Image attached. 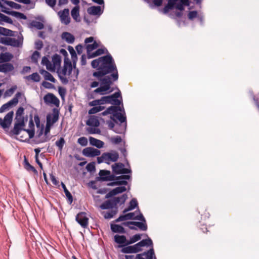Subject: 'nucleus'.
Here are the masks:
<instances>
[{"label": "nucleus", "mask_w": 259, "mask_h": 259, "mask_svg": "<svg viewBox=\"0 0 259 259\" xmlns=\"http://www.w3.org/2000/svg\"><path fill=\"white\" fill-rule=\"evenodd\" d=\"M92 66L96 68L98 71L93 73V76L99 78L103 77L105 75L113 72L111 74L114 80H117L118 78V74L116 65L112 57L110 55H106L99 58L97 59L92 61Z\"/></svg>", "instance_id": "1"}, {"label": "nucleus", "mask_w": 259, "mask_h": 259, "mask_svg": "<svg viewBox=\"0 0 259 259\" xmlns=\"http://www.w3.org/2000/svg\"><path fill=\"white\" fill-rule=\"evenodd\" d=\"M121 111V109L120 106H111L103 112L101 114L104 116L109 114H112L111 119H115L116 118L118 120L119 123H126V117L119 112Z\"/></svg>", "instance_id": "2"}, {"label": "nucleus", "mask_w": 259, "mask_h": 259, "mask_svg": "<svg viewBox=\"0 0 259 259\" xmlns=\"http://www.w3.org/2000/svg\"><path fill=\"white\" fill-rule=\"evenodd\" d=\"M102 77L97 78L101 81V86L95 90L94 92L102 95L108 93V91L110 90L112 82L109 76H107L104 78Z\"/></svg>", "instance_id": "3"}, {"label": "nucleus", "mask_w": 259, "mask_h": 259, "mask_svg": "<svg viewBox=\"0 0 259 259\" xmlns=\"http://www.w3.org/2000/svg\"><path fill=\"white\" fill-rule=\"evenodd\" d=\"M126 196L123 195L121 197H114L112 199L107 200L100 205V208L103 209L113 208L117 205L119 202L124 203L126 200Z\"/></svg>", "instance_id": "4"}, {"label": "nucleus", "mask_w": 259, "mask_h": 259, "mask_svg": "<svg viewBox=\"0 0 259 259\" xmlns=\"http://www.w3.org/2000/svg\"><path fill=\"white\" fill-rule=\"evenodd\" d=\"M73 72L74 74V78H73V80H75V78H77L78 70L75 67L73 69L72 64L70 62H64V66L61 70L59 73L62 75L67 76L68 78H70L72 77V72Z\"/></svg>", "instance_id": "5"}, {"label": "nucleus", "mask_w": 259, "mask_h": 259, "mask_svg": "<svg viewBox=\"0 0 259 259\" xmlns=\"http://www.w3.org/2000/svg\"><path fill=\"white\" fill-rule=\"evenodd\" d=\"M119 157L118 153L116 151L111 152L104 153L101 156L97 158V161L99 163L105 162L108 164L110 161L115 162Z\"/></svg>", "instance_id": "6"}, {"label": "nucleus", "mask_w": 259, "mask_h": 259, "mask_svg": "<svg viewBox=\"0 0 259 259\" xmlns=\"http://www.w3.org/2000/svg\"><path fill=\"white\" fill-rule=\"evenodd\" d=\"M45 103L47 105H53L57 107L60 104L59 100L52 93H48L44 97Z\"/></svg>", "instance_id": "7"}, {"label": "nucleus", "mask_w": 259, "mask_h": 259, "mask_svg": "<svg viewBox=\"0 0 259 259\" xmlns=\"http://www.w3.org/2000/svg\"><path fill=\"white\" fill-rule=\"evenodd\" d=\"M77 223L83 228L88 227L89 225V218L85 212H81L78 213L75 218Z\"/></svg>", "instance_id": "8"}, {"label": "nucleus", "mask_w": 259, "mask_h": 259, "mask_svg": "<svg viewBox=\"0 0 259 259\" xmlns=\"http://www.w3.org/2000/svg\"><path fill=\"white\" fill-rule=\"evenodd\" d=\"M13 114V112L11 111L6 114L4 119L0 118V125L3 128H7L10 127L12 121Z\"/></svg>", "instance_id": "9"}, {"label": "nucleus", "mask_w": 259, "mask_h": 259, "mask_svg": "<svg viewBox=\"0 0 259 259\" xmlns=\"http://www.w3.org/2000/svg\"><path fill=\"white\" fill-rule=\"evenodd\" d=\"M58 15L62 23L65 25H68L70 23V17L68 9H64L63 10L59 11Z\"/></svg>", "instance_id": "10"}, {"label": "nucleus", "mask_w": 259, "mask_h": 259, "mask_svg": "<svg viewBox=\"0 0 259 259\" xmlns=\"http://www.w3.org/2000/svg\"><path fill=\"white\" fill-rule=\"evenodd\" d=\"M0 42L6 45L14 47H19L21 44L18 39L11 37L1 38Z\"/></svg>", "instance_id": "11"}, {"label": "nucleus", "mask_w": 259, "mask_h": 259, "mask_svg": "<svg viewBox=\"0 0 259 259\" xmlns=\"http://www.w3.org/2000/svg\"><path fill=\"white\" fill-rule=\"evenodd\" d=\"M152 242L150 239H143L140 242L132 246L135 253L141 251V247L145 246H149L152 245Z\"/></svg>", "instance_id": "12"}, {"label": "nucleus", "mask_w": 259, "mask_h": 259, "mask_svg": "<svg viewBox=\"0 0 259 259\" xmlns=\"http://www.w3.org/2000/svg\"><path fill=\"white\" fill-rule=\"evenodd\" d=\"M82 154L85 156L93 157L99 156L100 154V151L98 149L92 147H87L83 150Z\"/></svg>", "instance_id": "13"}, {"label": "nucleus", "mask_w": 259, "mask_h": 259, "mask_svg": "<svg viewBox=\"0 0 259 259\" xmlns=\"http://www.w3.org/2000/svg\"><path fill=\"white\" fill-rule=\"evenodd\" d=\"M5 5H7L11 8L15 9L16 10H19L21 8L20 5L17 4L14 2L9 1L7 0H0V7H1L3 9L2 10H7V8L5 6Z\"/></svg>", "instance_id": "14"}, {"label": "nucleus", "mask_w": 259, "mask_h": 259, "mask_svg": "<svg viewBox=\"0 0 259 259\" xmlns=\"http://www.w3.org/2000/svg\"><path fill=\"white\" fill-rule=\"evenodd\" d=\"M59 118V112L57 110L53 109L52 114H49L47 116V123H50V125H53L56 122Z\"/></svg>", "instance_id": "15"}, {"label": "nucleus", "mask_w": 259, "mask_h": 259, "mask_svg": "<svg viewBox=\"0 0 259 259\" xmlns=\"http://www.w3.org/2000/svg\"><path fill=\"white\" fill-rule=\"evenodd\" d=\"M109 97H111V98L109 100V103L115 105H116L115 106H119L122 102L121 93L120 91L116 92L114 94L109 96Z\"/></svg>", "instance_id": "16"}, {"label": "nucleus", "mask_w": 259, "mask_h": 259, "mask_svg": "<svg viewBox=\"0 0 259 259\" xmlns=\"http://www.w3.org/2000/svg\"><path fill=\"white\" fill-rule=\"evenodd\" d=\"M22 133L25 135V137H23V136H20L19 139L21 141L24 142L34 137V130L33 129H23Z\"/></svg>", "instance_id": "17"}, {"label": "nucleus", "mask_w": 259, "mask_h": 259, "mask_svg": "<svg viewBox=\"0 0 259 259\" xmlns=\"http://www.w3.org/2000/svg\"><path fill=\"white\" fill-rule=\"evenodd\" d=\"M126 190V188L125 186H120V187H116V188H114V189H113L112 190H111V191H110L109 193H108L106 194L105 197H106V198H110V197H111L114 195H116L119 193H121L123 192H125Z\"/></svg>", "instance_id": "18"}, {"label": "nucleus", "mask_w": 259, "mask_h": 259, "mask_svg": "<svg viewBox=\"0 0 259 259\" xmlns=\"http://www.w3.org/2000/svg\"><path fill=\"white\" fill-rule=\"evenodd\" d=\"M138 213L137 211H136L134 212H130L126 213L127 219L128 220H139L141 221L145 222V218H144L143 214L138 211L139 214L136 215V213Z\"/></svg>", "instance_id": "19"}, {"label": "nucleus", "mask_w": 259, "mask_h": 259, "mask_svg": "<svg viewBox=\"0 0 259 259\" xmlns=\"http://www.w3.org/2000/svg\"><path fill=\"white\" fill-rule=\"evenodd\" d=\"M154 254V250L151 248L147 252L137 254L135 259H152Z\"/></svg>", "instance_id": "20"}, {"label": "nucleus", "mask_w": 259, "mask_h": 259, "mask_svg": "<svg viewBox=\"0 0 259 259\" xmlns=\"http://www.w3.org/2000/svg\"><path fill=\"white\" fill-rule=\"evenodd\" d=\"M124 226H128L129 225H134L138 227L140 230L146 231L147 229V226L145 223L139 222H127L122 224Z\"/></svg>", "instance_id": "21"}, {"label": "nucleus", "mask_w": 259, "mask_h": 259, "mask_svg": "<svg viewBox=\"0 0 259 259\" xmlns=\"http://www.w3.org/2000/svg\"><path fill=\"white\" fill-rule=\"evenodd\" d=\"M87 124L90 126L98 127L100 124L98 117L94 115L90 116L87 121Z\"/></svg>", "instance_id": "22"}, {"label": "nucleus", "mask_w": 259, "mask_h": 259, "mask_svg": "<svg viewBox=\"0 0 259 259\" xmlns=\"http://www.w3.org/2000/svg\"><path fill=\"white\" fill-rule=\"evenodd\" d=\"M130 178L129 175H122L118 177H117L116 180H118L114 183H112L111 185H126L127 184V181L121 180H128Z\"/></svg>", "instance_id": "23"}, {"label": "nucleus", "mask_w": 259, "mask_h": 259, "mask_svg": "<svg viewBox=\"0 0 259 259\" xmlns=\"http://www.w3.org/2000/svg\"><path fill=\"white\" fill-rule=\"evenodd\" d=\"M71 15L76 22H80L79 6H76L71 11Z\"/></svg>", "instance_id": "24"}, {"label": "nucleus", "mask_w": 259, "mask_h": 259, "mask_svg": "<svg viewBox=\"0 0 259 259\" xmlns=\"http://www.w3.org/2000/svg\"><path fill=\"white\" fill-rule=\"evenodd\" d=\"M126 123H119L116 122L115 127L114 131L118 134H123L126 130Z\"/></svg>", "instance_id": "25"}, {"label": "nucleus", "mask_w": 259, "mask_h": 259, "mask_svg": "<svg viewBox=\"0 0 259 259\" xmlns=\"http://www.w3.org/2000/svg\"><path fill=\"white\" fill-rule=\"evenodd\" d=\"M2 12L7 14L14 16L17 18H20L24 20L26 19L27 18L26 16L24 14L21 13L20 12L16 11H8L6 10H2Z\"/></svg>", "instance_id": "26"}, {"label": "nucleus", "mask_w": 259, "mask_h": 259, "mask_svg": "<svg viewBox=\"0 0 259 259\" xmlns=\"http://www.w3.org/2000/svg\"><path fill=\"white\" fill-rule=\"evenodd\" d=\"M89 141L91 145L98 148H102L104 144L103 141L92 137L89 138Z\"/></svg>", "instance_id": "27"}, {"label": "nucleus", "mask_w": 259, "mask_h": 259, "mask_svg": "<svg viewBox=\"0 0 259 259\" xmlns=\"http://www.w3.org/2000/svg\"><path fill=\"white\" fill-rule=\"evenodd\" d=\"M88 13L92 15H100L101 14V9L100 6H93L89 8Z\"/></svg>", "instance_id": "28"}, {"label": "nucleus", "mask_w": 259, "mask_h": 259, "mask_svg": "<svg viewBox=\"0 0 259 259\" xmlns=\"http://www.w3.org/2000/svg\"><path fill=\"white\" fill-rule=\"evenodd\" d=\"M39 72L42 75H43L44 78L46 80H49L54 83L56 82L55 78L53 76V75L50 73H49L47 71L44 69H41L40 70Z\"/></svg>", "instance_id": "29"}, {"label": "nucleus", "mask_w": 259, "mask_h": 259, "mask_svg": "<svg viewBox=\"0 0 259 259\" xmlns=\"http://www.w3.org/2000/svg\"><path fill=\"white\" fill-rule=\"evenodd\" d=\"M14 69L13 65L11 63H5L0 65V72L7 73Z\"/></svg>", "instance_id": "30"}, {"label": "nucleus", "mask_w": 259, "mask_h": 259, "mask_svg": "<svg viewBox=\"0 0 259 259\" xmlns=\"http://www.w3.org/2000/svg\"><path fill=\"white\" fill-rule=\"evenodd\" d=\"M13 57L12 54L5 53L0 54V63L10 61Z\"/></svg>", "instance_id": "31"}, {"label": "nucleus", "mask_w": 259, "mask_h": 259, "mask_svg": "<svg viewBox=\"0 0 259 259\" xmlns=\"http://www.w3.org/2000/svg\"><path fill=\"white\" fill-rule=\"evenodd\" d=\"M114 241L119 244L127 245L128 240L124 235H115L114 237Z\"/></svg>", "instance_id": "32"}, {"label": "nucleus", "mask_w": 259, "mask_h": 259, "mask_svg": "<svg viewBox=\"0 0 259 259\" xmlns=\"http://www.w3.org/2000/svg\"><path fill=\"white\" fill-rule=\"evenodd\" d=\"M24 125V122L22 121L19 123H16L14 125V128L13 130V133L14 135H20L21 132L23 130L22 129V127Z\"/></svg>", "instance_id": "33"}, {"label": "nucleus", "mask_w": 259, "mask_h": 259, "mask_svg": "<svg viewBox=\"0 0 259 259\" xmlns=\"http://www.w3.org/2000/svg\"><path fill=\"white\" fill-rule=\"evenodd\" d=\"M62 38L68 43L72 44L74 42L75 38L71 33L67 32H63L62 34Z\"/></svg>", "instance_id": "34"}, {"label": "nucleus", "mask_w": 259, "mask_h": 259, "mask_svg": "<svg viewBox=\"0 0 259 259\" xmlns=\"http://www.w3.org/2000/svg\"><path fill=\"white\" fill-rule=\"evenodd\" d=\"M111 229L112 231L114 233H125V231L124 228L119 225L116 224H112L111 225Z\"/></svg>", "instance_id": "35"}, {"label": "nucleus", "mask_w": 259, "mask_h": 259, "mask_svg": "<svg viewBox=\"0 0 259 259\" xmlns=\"http://www.w3.org/2000/svg\"><path fill=\"white\" fill-rule=\"evenodd\" d=\"M99 175L101 178L103 180H111V176H110V171L106 170H101L99 172Z\"/></svg>", "instance_id": "36"}, {"label": "nucleus", "mask_w": 259, "mask_h": 259, "mask_svg": "<svg viewBox=\"0 0 259 259\" xmlns=\"http://www.w3.org/2000/svg\"><path fill=\"white\" fill-rule=\"evenodd\" d=\"M138 205V202L136 199H132L130 202L129 206L126 208L123 211L125 213L127 211H131L135 209Z\"/></svg>", "instance_id": "37"}, {"label": "nucleus", "mask_w": 259, "mask_h": 259, "mask_svg": "<svg viewBox=\"0 0 259 259\" xmlns=\"http://www.w3.org/2000/svg\"><path fill=\"white\" fill-rule=\"evenodd\" d=\"M124 167V164L120 163H115L112 165L113 171L116 174H121L122 169Z\"/></svg>", "instance_id": "38"}, {"label": "nucleus", "mask_w": 259, "mask_h": 259, "mask_svg": "<svg viewBox=\"0 0 259 259\" xmlns=\"http://www.w3.org/2000/svg\"><path fill=\"white\" fill-rule=\"evenodd\" d=\"M17 89V86L16 85H13L10 89L5 91L4 94V97L7 98L12 96Z\"/></svg>", "instance_id": "39"}, {"label": "nucleus", "mask_w": 259, "mask_h": 259, "mask_svg": "<svg viewBox=\"0 0 259 259\" xmlns=\"http://www.w3.org/2000/svg\"><path fill=\"white\" fill-rule=\"evenodd\" d=\"M99 46V43L96 41H94L92 44H88L87 45L88 56H89V53H92L91 52L97 49Z\"/></svg>", "instance_id": "40"}, {"label": "nucleus", "mask_w": 259, "mask_h": 259, "mask_svg": "<svg viewBox=\"0 0 259 259\" xmlns=\"http://www.w3.org/2000/svg\"><path fill=\"white\" fill-rule=\"evenodd\" d=\"M24 163V167L28 171H31L34 174H37V171L36 169L33 166L29 164L26 159H25Z\"/></svg>", "instance_id": "41"}, {"label": "nucleus", "mask_w": 259, "mask_h": 259, "mask_svg": "<svg viewBox=\"0 0 259 259\" xmlns=\"http://www.w3.org/2000/svg\"><path fill=\"white\" fill-rule=\"evenodd\" d=\"M28 80H31L34 82H39L40 80V77L37 73H33L32 74L26 77Z\"/></svg>", "instance_id": "42"}, {"label": "nucleus", "mask_w": 259, "mask_h": 259, "mask_svg": "<svg viewBox=\"0 0 259 259\" xmlns=\"http://www.w3.org/2000/svg\"><path fill=\"white\" fill-rule=\"evenodd\" d=\"M105 109L103 106H94L89 111V114H93L102 111Z\"/></svg>", "instance_id": "43"}, {"label": "nucleus", "mask_w": 259, "mask_h": 259, "mask_svg": "<svg viewBox=\"0 0 259 259\" xmlns=\"http://www.w3.org/2000/svg\"><path fill=\"white\" fill-rule=\"evenodd\" d=\"M30 25L31 27H34L39 30L42 29L44 27V25L42 23L36 21H32Z\"/></svg>", "instance_id": "44"}, {"label": "nucleus", "mask_w": 259, "mask_h": 259, "mask_svg": "<svg viewBox=\"0 0 259 259\" xmlns=\"http://www.w3.org/2000/svg\"><path fill=\"white\" fill-rule=\"evenodd\" d=\"M61 185L64 190V193L65 194L66 197L68 198V200L70 201V203H72V201H73V198H72V196L71 193L67 190L65 184L63 183H61Z\"/></svg>", "instance_id": "45"}, {"label": "nucleus", "mask_w": 259, "mask_h": 259, "mask_svg": "<svg viewBox=\"0 0 259 259\" xmlns=\"http://www.w3.org/2000/svg\"><path fill=\"white\" fill-rule=\"evenodd\" d=\"M141 238V235L140 234H136L134 235L133 237H131L130 240H128L127 242V244H131L135 243L136 242L140 240Z\"/></svg>", "instance_id": "46"}, {"label": "nucleus", "mask_w": 259, "mask_h": 259, "mask_svg": "<svg viewBox=\"0 0 259 259\" xmlns=\"http://www.w3.org/2000/svg\"><path fill=\"white\" fill-rule=\"evenodd\" d=\"M104 53V50L103 49H98L95 52L89 53V58H92L98 56H100Z\"/></svg>", "instance_id": "47"}, {"label": "nucleus", "mask_w": 259, "mask_h": 259, "mask_svg": "<svg viewBox=\"0 0 259 259\" xmlns=\"http://www.w3.org/2000/svg\"><path fill=\"white\" fill-rule=\"evenodd\" d=\"M15 105L10 100L7 103L4 104L0 108V113H3L8 110L11 106Z\"/></svg>", "instance_id": "48"}, {"label": "nucleus", "mask_w": 259, "mask_h": 259, "mask_svg": "<svg viewBox=\"0 0 259 259\" xmlns=\"http://www.w3.org/2000/svg\"><path fill=\"white\" fill-rule=\"evenodd\" d=\"M65 143V140L63 138H60V139L55 142V145L58 147L59 150L61 151Z\"/></svg>", "instance_id": "49"}, {"label": "nucleus", "mask_w": 259, "mask_h": 259, "mask_svg": "<svg viewBox=\"0 0 259 259\" xmlns=\"http://www.w3.org/2000/svg\"><path fill=\"white\" fill-rule=\"evenodd\" d=\"M22 95V93L21 92H17L15 97L11 100L12 102L15 105H17L19 101V99L20 98V97Z\"/></svg>", "instance_id": "50"}, {"label": "nucleus", "mask_w": 259, "mask_h": 259, "mask_svg": "<svg viewBox=\"0 0 259 259\" xmlns=\"http://www.w3.org/2000/svg\"><path fill=\"white\" fill-rule=\"evenodd\" d=\"M121 252L124 253H135L132 246H128L123 247L121 249Z\"/></svg>", "instance_id": "51"}, {"label": "nucleus", "mask_w": 259, "mask_h": 259, "mask_svg": "<svg viewBox=\"0 0 259 259\" xmlns=\"http://www.w3.org/2000/svg\"><path fill=\"white\" fill-rule=\"evenodd\" d=\"M39 57L40 53L37 51H35L32 55L31 60L33 62L36 63Z\"/></svg>", "instance_id": "52"}, {"label": "nucleus", "mask_w": 259, "mask_h": 259, "mask_svg": "<svg viewBox=\"0 0 259 259\" xmlns=\"http://www.w3.org/2000/svg\"><path fill=\"white\" fill-rule=\"evenodd\" d=\"M111 142L114 144H118L121 142L122 139L121 137L117 136L111 137L110 139Z\"/></svg>", "instance_id": "53"}, {"label": "nucleus", "mask_w": 259, "mask_h": 259, "mask_svg": "<svg viewBox=\"0 0 259 259\" xmlns=\"http://www.w3.org/2000/svg\"><path fill=\"white\" fill-rule=\"evenodd\" d=\"M115 213V211L111 210L107 212H104L103 213L104 214V217L105 219H109L113 218Z\"/></svg>", "instance_id": "54"}, {"label": "nucleus", "mask_w": 259, "mask_h": 259, "mask_svg": "<svg viewBox=\"0 0 259 259\" xmlns=\"http://www.w3.org/2000/svg\"><path fill=\"white\" fill-rule=\"evenodd\" d=\"M77 142L82 146H85L88 144V140L85 137H80L78 139Z\"/></svg>", "instance_id": "55"}, {"label": "nucleus", "mask_w": 259, "mask_h": 259, "mask_svg": "<svg viewBox=\"0 0 259 259\" xmlns=\"http://www.w3.org/2000/svg\"><path fill=\"white\" fill-rule=\"evenodd\" d=\"M112 120H109L107 121V124H108V127L109 128L113 130L115 129V123L116 122H117L115 119H111Z\"/></svg>", "instance_id": "56"}, {"label": "nucleus", "mask_w": 259, "mask_h": 259, "mask_svg": "<svg viewBox=\"0 0 259 259\" xmlns=\"http://www.w3.org/2000/svg\"><path fill=\"white\" fill-rule=\"evenodd\" d=\"M0 21H5L6 22H8V23H12V22L11 19L10 17L7 16L1 13H0Z\"/></svg>", "instance_id": "57"}, {"label": "nucleus", "mask_w": 259, "mask_h": 259, "mask_svg": "<svg viewBox=\"0 0 259 259\" xmlns=\"http://www.w3.org/2000/svg\"><path fill=\"white\" fill-rule=\"evenodd\" d=\"M111 98V97H109L108 96H104V97H102L100 100V101H101V105H103L104 104H106V103H109L110 102V99Z\"/></svg>", "instance_id": "58"}, {"label": "nucleus", "mask_w": 259, "mask_h": 259, "mask_svg": "<svg viewBox=\"0 0 259 259\" xmlns=\"http://www.w3.org/2000/svg\"><path fill=\"white\" fill-rule=\"evenodd\" d=\"M197 12L196 11H190L188 15V18L190 20H192L197 17Z\"/></svg>", "instance_id": "59"}, {"label": "nucleus", "mask_w": 259, "mask_h": 259, "mask_svg": "<svg viewBox=\"0 0 259 259\" xmlns=\"http://www.w3.org/2000/svg\"><path fill=\"white\" fill-rule=\"evenodd\" d=\"M199 213L201 214V216L203 217L204 219L206 218H208L209 217V212L206 211V210H204L203 208L201 209L199 211Z\"/></svg>", "instance_id": "60"}, {"label": "nucleus", "mask_w": 259, "mask_h": 259, "mask_svg": "<svg viewBox=\"0 0 259 259\" xmlns=\"http://www.w3.org/2000/svg\"><path fill=\"white\" fill-rule=\"evenodd\" d=\"M89 105L90 106H102L100 99L99 100H95L92 101V102H90L89 103Z\"/></svg>", "instance_id": "61"}, {"label": "nucleus", "mask_w": 259, "mask_h": 259, "mask_svg": "<svg viewBox=\"0 0 259 259\" xmlns=\"http://www.w3.org/2000/svg\"><path fill=\"white\" fill-rule=\"evenodd\" d=\"M86 168L89 171H93L95 170V166L94 163H89L87 166Z\"/></svg>", "instance_id": "62"}, {"label": "nucleus", "mask_w": 259, "mask_h": 259, "mask_svg": "<svg viewBox=\"0 0 259 259\" xmlns=\"http://www.w3.org/2000/svg\"><path fill=\"white\" fill-rule=\"evenodd\" d=\"M59 94L62 99H64V96L66 94V90L64 88L60 87L58 90Z\"/></svg>", "instance_id": "63"}, {"label": "nucleus", "mask_w": 259, "mask_h": 259, "mask_svg": "<svg viewBox=\"0 0 259 259\" xmlns=\"http://www.w3.org/2000/svg\"><path fill=\"white\" fill-rule=\"evenodd\" d=\"M89 132L90 134H100L101 131L99 128H95V127H93L89 128Z\"/></svg>", "instance_id": "64"}]
</instances>
